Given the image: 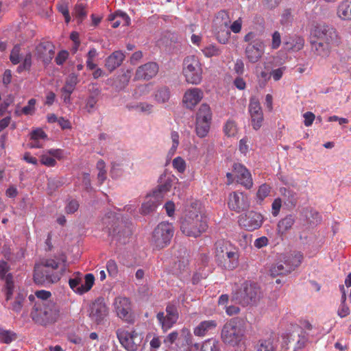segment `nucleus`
<instances>
[{
	"mask_svg": "<svg viewBox=\"0 0 351 351\" xmlns=\"http://www.w3.org/2000/svg\"><path fill=\"white\" fill-rule=\"evenodd\" d=\"M60 263L52 258L43 259L39 264H36L34 273L35 283L46 286L59 281L65 270V268H62L61 272L56 271Z\"/></svg>",
	"mask_w": 351,
	"mask_h": 351,
	"instance_id": "f257e3e1",
	"label": "nucleus"
},
{
	"mask_svg": "<svg viewBox=\"0 0 351 351\" xmlns=\"http://www.w3.org/2000/svg\"><path fill=\"white\" fill-rule=\"evenodd\" d=\"M59 316V306L53 302H36L31 312L32 319L42 326L56 322Z\"/></svg>",
	"mask_w": 351,
	"mask_h": 351,
	"instance_id": "f03ea898",
	"label": "nucleus"
},
{
	"mask_svg": "<svg viewBox=\"0 0 351 351\" xmlns=\"http://www.w3.org/2000/svg\"><path fill=\"white\" fill-rule=\"evenodd\" d=\"M208 228L206 217L196 210L189 211L182 219L180 230L187 237H197Z\"/></svg>",
	"mask_w": 351,
	"mask_h": 351,
	"instance_id": "7ed1b4c3",
	"label": "nucleus"
},
{
	"mask_svg": "<svg viewBox=\"0 0 351 351\" xmlns=\"http://www.w3.org/2000/svg\"><path fill=\"white\" fill-rule=\"evenodd\" d=\"M261 297L260 287L256 283L246 282L239 289L232 293L230 302L245 306L256 304Z\"/></svg>",
	"mask_w": 351,
	"mask_h": 351,
	"instance_id": "20e7f679",
	"label": "nucleus"
},
{
	"mask_svg": "<svg viewBox=\"0 0 351 351\" xmlns=\"http://www.w3.org/2000/svg\"><path fill=\"white\" fill-rule=\"evenodd\" d=\"M303 260L301 252H294L283 256L282 259L273 264L269 269L270 275L273 277L280 275H287L298 267Z\"/></svg>",
	"mask_w": 351,
	"mask_h": 351,
	"instance_id": "39448f33",
	"label": "nucleus"
},
{
	"mask_svg": "<svg viewBox=\"0 0 351 351\" xmlns=\"http://www.w3.org/2000/svg\"><path fill=\"white\" fill-rule=\"evenodd\" d=\"M244 320L240 317L231 319L223 327L221 338L225 343L237 344L243 335Z\"/></svg>",
	"mask_w": 351,
	"mask_h": 351,
	"instance_id": "423d86ee",
	"label": "nucleus"
},
{
	"mask_svg": "<svg viewBox=\"0 0 351 351\" xmlns=\"http://www.w3.org/2000/svg\"><path fill=\"white\" fill-rule=\"evenodd\" d=\"M182 73L187 83L195 85L201 83L203 69L202 65L197 56H189L184 58Z\"/></svg>",
	"mask_w": 351,
	"mask_h": 351,
	"instance_id": "0eeeda50",
	"label": "nucleus"
},
{
	"mask_svg": "<svg viewBox=\"0 0 351 351\" xmlns=\"http://www.w3.org/2000/svg\"><path fill=\"white\" fill-rule=\"evenodd\" d=\"M174 230L173 225L168 222L160 223L154 230L151 245L154 250H161L170 244L173 236Z\"/></svg>",
	"mask_w": 351,
	"mask_h": 351,
	"instance_id": "6e6552de",
	"label": "nucleus"
},
{
	"mask_svg": "<svg viewBox=\"0 0 351 351\" xmlns=\"http://www.w3.org/2000/svg\"><path fill=\"white\" fill-rule=\"evenodd\" d=\"M116 335L121 346L127 351H137L143 339L142 333L134 329L129 330L125 327L118 328Z\"/></svg>",
	"mask_w": 351,
	"mask_h": 351,
	"instance_id": "1a4fd4ad",
	"label": "nucleus"
},
{
	"mask_svg": "<svg viewBox=\"0 0 351 351\" xmlns=\"http://www.w3.org/2000/svg\"><path fill=\"white\" fill-rule=\"evenodd\" d=\"M311 36L326 43L338 45L340 43L337 30L332 26L326 24H317L311 31Z\"/></svg>",
	"mask_w": 351,
	"mask_h": 351,
	"instance_id": "9d476101",
	"label": "nucleus"
},
{
	"mask_svg": "<svg viewBox=\"0 0 351 351\" xmlns=\"http://www.w3.org/2000/svg\"><path fill=\"white\" fill-rule=\"evenodd\" d=\"M113 305L115 313L120 319L129 324L134 323L135 316L132 311L131 301L128 298L117 297Z\"/></svg>",
	"mask_w": 351,
	"mask_h": 351,
	"instance_id": "9b49d317",
	"label": "nucleus"
},
{
	"mask_svg": "<svg viewBox=\"0 0 351 351\" xmlns=\"http://www.w3.org/2000/svg\"><path fill=\"white\" fill-rule=\"evenodd\" d=\"M102 223L107 230L109 235L117 237V240L120 242L125 243H126V238L129 237L131 234V230L128 228H124L121 232H117V224L118 223V219L115 215L112 213H108L103 219Z\"/></svg>",
	"mask_w": 351,
	"mask_h": 351,
	"instance_id": "f8f14e48",
	"label": "nucleus"
},
{
	"mask_svg": "<svg viewBox=\"0 0 351 351\" xmlns=\"http://www.w3.org/2000/svg\"><path fill=\"white\" fill-rule=\"evenodd\" d=\"M263 215L257 212L251 210L239 217V226L247 231H254L258 229L263 223Z\"/></svg>",
	"mask_w": 351,
	"mask_h": 351,
	"instance_id": "ddd939ff",
	"label": "nucleus"
},
{
	"mask_svg": "<svg viewBox=\"0 0 351 351\" xmlns=\"http://www.w3.org/2000/svg\"><path fill=\"white\" fill-rule=\"evenodd\" d=\"M0 279L5 281L3 291L5 295V302H8L12 297L14 289L13 276L10 273V266L8 262L0 261Z\"/></svg>",
	"mask_w": 351,
	"mask_h": 351,
	"instance_id": "4468645a",
	"label": "nucleus"
},
{
	"mask_svg": "<svg viewBox=\"0 0 351 351\" xmlns=\"http://www.w3.org/2000/svg\"><path fill=\"white\" fill-rule=\"evenodd\" d=\"M228 206L236 213H241L250 208V201L246 193L240 191H234L229 194Z\"/></svg>",
	"mask_w": 351,
	"mask_h": 351,
	"instance_id": "2eb2a0df",
	"label": "nucleus"
},
{
	"mask_svg": "<svg viewBox=\"0 0 351 351\" xmlns=\"http://www.w3.org/2000/svg\"><path fill=\"white\" fill-rule=\"evenodd\" d=\"M166 313V315H165L163 312H159L156 315L157 319L164 332L173 327L179 317L178 308L173 304H168L167 306Z\"/></svg>",
	"mask_w": 351,
	"mask_h": 351,
	"instance_id": "dca6fc26",
	"label": "nucleus"
},
{
	"mask_svg": "<svg viewBox=\"0 0 351 351\" xmlns=\"http://www.w3.org/2000/svg\"><path fill=\"white\" fill-rule=\"evenodd\" d=\"M236 181L246 189L253 186V180L250 172L241 164L234 163L232 166Z\"/></svg>",
	"mask_w": 351,
	"mask_h": 351,
	"instance_id": "f3484780",
	"label": "nucleus"
},
{
	"mask_svg": "<svg viewBox=\"0 0 351 351\" xmlns=\"http://www.w3.org/2000/svg\"><path fill=\"white\" fill-rule=\"evenodd\" d=\"M108 313V308L104 299H97L90 306L89 317L97 324H101Z\"/></svg>",
	"mask_w": 351,
	"mask_h": 351,
	"instance_id": "a211bd4d",
	"label": "nucleus"
},
{
	"mask_svg": "<svg viewBox=\"0 0 351 351\" xmlns=\"http://www.w3.org/2000/svg\"><path fill=\"white\" fill-rule=\"evenodd\" d=\"M55 54V46L50 41H42L35 49V56L45 64H49Z\"/></svg>",
	"mask_w": 351,
	"mask_h": 351,
	"instance_id": "6ab92c4d",
	"label": "nucleus"
},
{
	"mask_svg": "<svg viewBox=\"0 0 351 351\" xmlns=\"http://www.w3.org/2000/svg\"><path fill=\"white\" fill-rule=\"evenodd\" d=\"M249 112L253 128L258 130L263 121V113L259 101L256 97H251L249 104Z\"/></svg>",
	"mask_w": 351,
	"mask_h": 351,
	"instance_id": "aec40b11",
	"label": "nucleus"
},
{
	"mask_svg": "<svg viewBox=\"0 0 351 351\" xmlns=\"http://www.w3.org/2000/svg\"><path fill=\"white\" fill-rule=\"evenodd\" d=\"M203 91L199 88H191L187 89L183 96L182 102L184 106L193 110L202 99Z\"/></svg>",
	"mask_w": 351,
	"mask_h": 351,
	"instance_id": "412c9836",
	"label": "nucleus"
},
{
	"mask_svg": "<svg viewBox=\"0 0 351 351\" xmlns=\"http://www.w3.org/2000/svg\"><path fill=\"white\" fill-rule=\"evenodd\" d=\"M245 55L252 63L257 62L264 53V43L262 40H254V43H248L245 48Z\"/></svg>",
	"mask_w": 351,
	"mask_h": 351,
	"instance_id": "4be33fe9",
	"label": "nucleus"
},
{
	"mask_svg": "<svg viewBox=\"0 0 351 351\" xmlns=\"http://www.w3.org/2000/svg\"><path fill=\"white\" fill-rule=\"evenodd\" d=\"M158 66L156 62H149L138 67L135 73V80H149L156 75Z\"/></svg>",
	"mask_w": 351,
	"mask_h": 351,
	"instance_id": "5701e85b",
	"label": "nucleus"
},
{
	"mask_svg": "<svg viewBox=\"0 0 351 351\" xmlns=\"http://www.w3.org/2000/svg\"><path fill=\"white\" fill-rule=\"evenodd\" d=\"M162 197L160 195L156 194L154 191L148 194L142 204L141 213L143 215H147L154 211L156 208L162 202Z\"/></svg>",
	"mask_w": 351,
	"mask_h": 351,
	"instance_id": "b1692460",
	"label": "nucleus"
},
{
	"mask_svg": "<svg viewBox=\"0 0 351 351\" xmlns=\"http://www.w3.org/2000/svg\"><path fill=\"white\" fill-rule=\"evenodd\" d=\"M226 257L223 258V267L227 270H233L239 265V250L232 247L230 250L226 252Z\"/></svg>",
	"mask_w": 351,
	"mask_h": 351,
	"instance_id": "393cba45",
	"label": "nucleus"
},
{
	"mask_svg": "<svg viewBox=\"0 0 351 351\" xmlns=\"http://www.w3.org/2000/svg\"><path fill=\"white\" fill-rule=\"evenodd\" d=\"M311 45L313 53L322 57L328 56L330 52L331 46L334 45L331 43H326L316 38H313V36H311Z\"/></svg>",
	"mask_w": 351,
	"mask_h": 351,
	"instance_id": "a878e982",
	"label": "nucleus"
},
{
	"mask_svg": "<svg viewBox=\"0 0 351 351\" xmlns=\"http://www.w3.org/2000/svg\"><path fill=\"white\" fill-rule=\"evenodd\" d=\"M125 55L121 51H115L106 60L105 67L111 73L118 68L125 59Z\"/></svg>",
	"mask_w": 351,
	"mask_h": 351,
	"instance_id": "bb28decb",
	"label": "nucleus"
},
{
	"mask_svg": "<svg viewBox=\"0 0 351 351\" xmlns=\"http://www.w3.org/2000/svg\"><path fill=\"white\" fill-rule=\"evenodd\" d=\"M304 40L302 37L294 36L287 38L284 42V47L287 51H298L304 47Z\"/></svg>",
	"mask_w": 351,
	"mask_h": 351,
	"instance_id": "cd10ccee",
	"label": "nucleus"
},
{
	"mask_svg": "<svg viewBox=\"0 0 351 351\" xmlns=\"http://www.w3.org/2000/svg\"><path fill=\"white\" fill-rule=\"evenodd\" d=\"M217 323L215 320H208L202 322L197 327L194 328V335L198 337H203L209 332L215 330Z\"/></svg>",
	"mask_w": 351,
	"mask_h": 351,
	"instance_id": "c85d7f7f",
	"label": "nucleus"
},
{
	"mask_svg": "<svg viewBox=\"0 0 351 351\" xmlns=\"http://www.w3.org/2000/svg\"><path fill=\"white\" fill-rule=\"evenodd\" d=\"M280 192L285 204L290 208H294L298 202L297 193L285 187L280 188Z\"/></svg>",
	"mask_w": 351,
	"mask_h": 351,
	"instance_id": "c756f323",
	"label": "nucleus"
},
{
	"mask_svg": "<svg viewBox=\"0 0 351 351\" xmlns=\"http://www.w3.org/2000/svg\"><path fill=\"white\" fill-rule=\"evenodd\" d=\"M87 7V3L82 1H78L75 5L73 15L77 23H82L86 18L88 14Z\"/></svg>",
	"mask_w": 351,
	"mask_h": 351,
	"instance_id": "7c9ffc66",
	"label": "nucleus"
},
{
	"mask_svg": "<svg viewBox=\"0 0 351 351\" xmlns=\"http://www.w3.org/2000/svg\"><path fill=\"white\" fill-rule=\"evenodd\" d=\"M337 14L342 20H351V0L341 1L337 7Z\"/></svg>",
	"mask_w": 351,
	"mask_h": 351,
	"instance_id": "2f4dec72",
	"label": "nucleus"
},
{
	"mask_svg": "<svg viewBox=\"0 0 351 351\" xmlns=\"http://www.w3.org/2000/svg\"><path fill=\"white\" fill-rule=\"evenodd\" d=\"M295 223V217L289 215L282 219L278 223L277 231L278 234L282 236L287 230L291 228Z\"/></svg>",
	"mask_w": 351,
	"mask_h": 351,
	"instance_id": "473e14b6",
	"label": "nucleus"
},
{
	"mask_svg": "<svg viewBox=\"0 0 351 351\" xmlns=\"http://www.w3.org/2000/svg\"><path fill=\"white\" fill-rule=\"evenodd\" d=\"M26 293L23 291H19L14 297L12 302H10V308L16 313L22 310L23 304L25 301Z\"/></svg>",
	"mask_w": 351,
	"mask_h": 351,
	"instance_id": "72a5a7b5",
	"label": "nucleus"
},
{
	"mask_svg": "<svg viewBox=\"0 0 351 351\" xmlns=\"http://www.w3.org/2000/svg\"><path fill=\"white\" fill-rule=\"evenodd\" d=\"M212 113L210 106L206 104H202L196 114V121L211 122Z\"/></svg>",
	"mask_w": 351,
	"mask_h": 351,
	"instance_id": "f704fd0d",
	"label": "nucleus"
},
{
	"mask_svg": "<svg viewBox=\"0 0 351 351\" xmlns=\"http://www.w3.org/2000/svg\"><path fill=\"white\" fill-rule=\"evenodd\" d=\"M18 339V335L11 330L0 328V342L10 344Z\"/></svg>",
	"mask_w": 351,
	"mask_h": 351,
	"instance_id": "c9c22d12",
	"label": "nucleus"
},
{
	"mask_svg": "<svg viewBox=\"0 0 351 351\" xmlns=\"http://www.w3.org/2000/svg\"><path fill=\"white\" fill-rule=\"evenodd\" d=\"M79 82L78 75L74 73H71L66 79L65 84L62 88V92L73 93L76 85Z\"/></svg>",
	"mask_w": 351,
	"mask_h": 351,
	"instance_id": "e433bc0d",
	"label": "nucleus"
},
{
	"mask_svg": "<svg viewBox=\"0 0 351 351\" xmlns=\"http://www.w3.org/2000/svg\"><path fill=\"white\" fill-rule=\"evenodd\" d=\"M189 260L186 258H182L174 263L173 274L180 276L189 273Z\"/></svg>",
	"mask_w": 351,
	"mask_h": 351,
	"instance_id": "4c0bfd02",
	"label": "nucleus"
},
{
	"mask_svg": "<svg viewBox=\"0 0 351 351\" xmlns=\"http://www.w3.org/2000/svg\"><path fill=\"white\" fill-rule=\"evenodd\" d=\"M229 296L227 294L221 295V304L225 305L226 312L228 315L232 316L239 313V306L234 304H229Z\"/></svg>",
	"mask_w": 351,
	"mask_h": 351,
	"instance_id": "58836bf2",
	"label": "nucleus"
},
{
	"mask_svg": "<svg viewBox=\"0 0 351 351\" xmlns=\"http://www.w3.org/2000/svg\"><path fill=\"white\" fill-rule=\"evenodd\" d=\"M164 177V182L159 184L156 189L153 190L156 194L160 195L162 197V199H164L165 195L170 191L172 186V178L169 176L166 178V176Z\"/></svg>",
	"mask_w": 351,
	"mask_h": 351,
	"instance_id": "ea45409f",
	"label": "nucleus"
},
{
	"mask_svg": "<svg viewBox=\"0 0 351 351\" xmlns=\"http://www.w3.org/2000/svg\"><path fill=\"white\" fill-rule=\"evenodd\" d=\"M95 277L92 274H87L84 276V283L82 284L77 290V293L83 294L88 291L94 285Z\"/></svg>",
	"mask_w": 351,
	"mask_h": 351,
	"instance_id": "a19ab883",
	"label": "nucleus"
},
{
	"mask_svg": "<svg viewBox=\"0 0 351 351\" xmlns=\"http://www.w3.org/2000/svg\"><path fill=\"white\" fill-rule=\"evenodd\" d=\"M210 121H196L195 130L197 135L199 137L203 138L207 135L210 129Z\"/></svg>",
	"mask_w": 351,
	"mask_h": 351,
	"instance_id": "79ce46f5",
	"label": "nucleus"
},
{
	"mask_svg": "<svg viewBox=\"0 0 351 351\" xmlns=\"http://www.w3.org/2000/svg\"><path fill=\"white\" fill-rule=\"evenodd\" d=\"M238 132V128L237 123L233 120H228L224 127H223V132L226 136L228 137L234 136Z\"/></svg>",
	"mask_w": 351,
	"mask_h": 351,
	"instance_id": "37998d69",
	"label": "nucleus"
},
{
	"mask_svg": "<svg viewBox=\"0 0 351 351\" xmlns=\"http://www.w3.org/2000/svg\"><path fill=\"white\" fill-rule=\"evenodd\" d=\"M156 99L158 102H167L170 98V90L167 87H162L159 88L155 95Z\"/></svg>",
	"mask_w": 351,
	"mask_h": 351,
	"instance_id": "c03bdc74",
	"label": "nucleus"
},
{
	"mask_svg": "<svg viewBox=\"0 0 351 351\" xmlns=\"http://www.w3.org/2000/svg\"><path fill=\"white\" fill-rule=\"evenodd\" d=\"M172 166L178 173H183L186 168L185 160L180 156L176 157L172 161Z\"/></svg>",
	"mask_w": 351,
	"mask_h": 351,
	"instance_id": "a18cd8bd",
	"label": "nucleus"
},
{
	"mask_svg": "<svg viewBox=\"0 0 351 351\" xmlns=\"http://www.w3.org/2000/svg\"><path fill=\"white\" fill-rule=\"evenodd\" d=\"M40 158V163L48 167H53L57 164L56 160L51 155L47 154V150L45 151Z\"/></svg>",
	"mask_w": 351,
	"mask_h": 351,
	"instance_id": "49530a36",
	"label": "nucleus"
},
{
	"mask_svg": "<svg viewBox=\"0 0 351 351\" xmlns=\"http://www.w3.org/2000/svg\"><path fill=\"white\" fill-rule=\"evenodd\" d=\"M20 52L21 46L19 45H14L10 55V60L12 64H17L21 61Z\"/></svg>",
	"mask_w": 351,
	"mask_h": 351,
	"instance_id": "de8ad7c7",
	"label": "nucleus"
},
{
	"mask_svg": "<svg viewBox=\"0 0 351 351\" xmlns=\"http://www.w3.org/2000/svg\"><path fill=\"white\" fill-rule=\"evenodd\" d=\"M271 187L267 184H263L259 186L256 196L259 199L263 200L269 195Z\"/></svg>",
	"mask_w": 351,
	"mask_h": 351,
	"instance_id": "09e8293b",
	"label": "nucleus"
},
{
	"mask_svg": "<svg viewBox=\"0 0 351 351\" xmlns=\"http://www.w3.org/2000/svg\"><path fill=\"white\" fill-rule=\"evenodd\" d=\"M106 269L110 276L116 277L118 274V266L114 260H109L106 263Z\"/></svg>",
	"mask_w": 351,
	"mask_h": 351,
	"instance_id": "8fccbe9b",
	"label": "nucleus"
},
{
	"mask_svg": "<svg viewBox=\"0 0 351 351\" xmlns=\"http://www.w3.org/2000/svg\"><path fill=\"white\" fill-rule=\"evenodd\" d=\"M57 6L59 12H60L64 16L65 22L69 23L71 21V16L67 5L64 3H58Z\"/></svg>",
	"mask_w": 351,
	"mask_h": 351,
	"instance_id": "3c124183",
	"label": "nucleus"
},
{
	"mask_svg": "<svg viewBox=\"0 0 351 351\" xmlns=\"http://www.w3.org/2000/svg\"><path fill=\"white\" fill-rule=\"evenodd\" d=\"M202 52L206 57L211 58L218 54L219 49L216 46L209 45L202 49Z\"/></svg>",
	"mask_w": 351,
	"mask_h": 351,
	"instance_id": "603ef678",
	"label": "nucleus"
},
{
	"mask_svg": "<svg viewBox=\"0 0 351 351\" xmlns=\"http://www.w3.org/2000/svg\"><path fill=\"white\" fill-rule=\"evenodd\" d=\"M173 37H174L173 34H172L169 32H164L162 35V37L158 40L157 45L159 47L167 46L169 44H170V43H169V39H171Z\"/></svg>",
	"mask_w": 351,
	"mask_h": 351,
	"instance_id": "864d4df0",
	"label": "nucleus"
},
{
	"mask_svg": "<svg viewBox=\"0 0 351 351\" xmlns=\"http://www.w3.org/2000/svg\"><path fill=\"white\" fill-rule=\"evenodd\" d=\"M36 100L35 99H31L28 101L27 106L22 108V112L25 115L32 114L35 111V105Z\"/></svg>",
	"mask_w": 351,
	"mask_h": 351,
	"instance_id": "5fc2aeb1",
	"label": "nucleus"
},
{
	"mask_svg": "<svg viewBox=\"0 0 351 351\" xmlns=\"http://www.w3.org/2000/svg\"><path fill=\"white\" fill-rule=\"evenodd\" d=\"M69 52L66 50H61L55 58V62L58 65H62L69 58Z\"/></svg>",
	"mask_w": 351,
	"mask_h": 351,
	"instance_id": "6e6d98bb",
	"label": "nucleus"
},
{
	"mask_svg": "<svg viewBox=\"0 0 351 351\" xmlns=\"http://www.w3.org/2000/svg\"><path fill=\"white\" fill-rule=\"evenodd\" d=\"M79 203L77 200L73 199L70 201L65 207V212L67 214H73L79 208Z\"/></svg>",
	"mask_w": 351,
	"mask_h": 351,
	"instance_id": "4d7b16f0",
	"label": "nucleus"
},
{
	"mask_svg": "<svg viewBox=\"0 0 351 351\" xmlns=\"http://www.w3.org/2000/svg\"><path fill=\"white\" fill-rule=\"evenodd\" d=\"M47 137L46 133L40 128H38L31 133V139L32 140H45Z\"/></svg>",
	"mask_w": 351,
	"mask_h": 351,
	"instance_id": "13d9d810",
	"label": "nucleus"
},
{
	"mask_svg": "<svg viewBox=\"0 0 351 351\" xmlns=\"http://www.w3.org/2000/svg\"><path fill=\"white\" fill-rule=\"evenodd\" d=\"M171 138L172 140L173 144L171 148L170 149V152L173 154L179 145V134L176 131L171 132Z\"/></svg>",
	"mask_w": 351,
	"mask_h": 351,
	"instance_id": "bf43d9fd",
	"label": "nucleus"
},
{
	"mask_svg": "<svg viewBox=\"0 0 351 351\" xmlns=\"http://www.w3.org/2000/svg\"><path fill=\"white\" fill-rule=\"evenodd\" d=\"M292 21V14L290 9H286L283 11L281 16L280 23L283 25H287Z\"/></svg>",
	"mask_w": 351,
	"mask_h": 351,
	"instance_id": "052dcab7",
	"label": "nucleus"
},
{
	"mask_svg": "<svg viewBox=\"0 0 351 351\" xmlns=\"http://www.w3.org/2000/svg\"><path fill=\"white\" fill-rule=\"evenodd\" d=\"M47 154L51 155L55 160H61L64 157V151L61 149H47Z\"/></svg>",
	"mask_w": 351,
	"mask_h": 351,
	"instance_id": "680f3d73",
	"label": "nucleus"
},
{
	"mask_svg": "<svg viewBox=\"0 0 351 351\" xmlns=\"http://www.w3.org/2000/svg\"><path fill=\"white\" fill-rule=\"evenodd\" d=\"M181 336L184 338L186 345L190 346L192 344V335L188 328H184L182 329Z\"/></svg>",
	"mask_w": 351,
	"mask_h": 351,
	"instance_id": "e2e57ef3",
	"label": "nucleus"
},
{
	"mask_svg": "<svg viewBox=\"0 0 351 351\" xmlns=\"http://www.w3.org/2000/svg\"><path fill=\"white\" fill-rule=\"evenodd\" d=\"M80 283H81V278L78 277V276H76L73 278H70L69 280V287L75 293H77V290L78 289V288H80Z\"/></svg>",
	"mask_w": 351,
	"mask_h": 351,
	"instance_id": "0e129e2a",
	"label": "nucleus"
},
{
	"mask_svg": "<svg viewBox=\"0 0 351 351\" xmlns=\"http://www.w3.org/2000/svg\"><path fill=\"white\" fill-rule=\"evenodd\" d=\"M281 44V36L278 32L276 31L272 34V42H271V47L272 49H278Z\"/></svg>",
	"mask_w": 351,
	"mask_h": 351,
	"instance_id": "69168bd1",
	"label": "nucleus"
},
{
	"mask_svg": "<svg viewBox=\"0 0 351 351\" xmlns=\"http://www.w3.org/2000/svg\"><path fill=\"white\" fill-rule=\"evenodd\" d=\"M219 351L218 343L212 342L210 340L206 341L202 346V351Z\"/></svg>",
	"mask_w": 351,
	"mask_h": 351,
	"instance_id": "338daca9",
	"label": "nucleus"
},
{
	"mask_svg": "<svg viewBox=\"0 0 351 351\" xmlns=\"http://www.w3.org/2000/svg\"><path fill=\"white\" fill-rule=\"evenodd\" d=\"M257 351H274L272 343L270 341H263Z\"/></svg>",
	"mask_w": 351,
	"mask_h": 351,
	"instance_id": "774afa93",
	"label": "nucleus"
}]
</instances>
